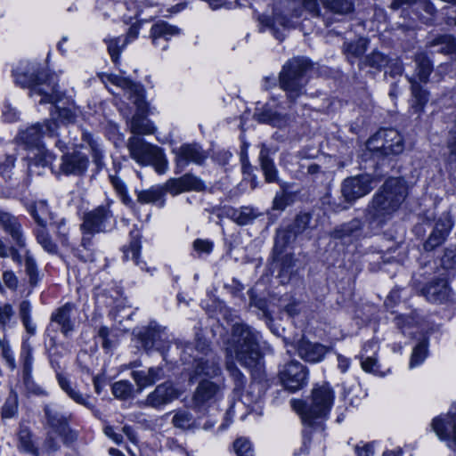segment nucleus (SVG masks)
<instances>
[{"instance_id": "f257e3e1", "label": "nucleus", "mask_w": 456, "mask_h": 456, "mask_svg": "<svg viewBox=\"0 0 456 456\" xmlns=\"http://www.w3.org/2000/svg\"><path fill=\"white\" fill-rule=\"evenodd\" d=\"M260 338L259 332L245 323H236L232 327V345L226 349V370L232 378L237 390L244 387L246 378L233 362L232 357L248 369L253 376L260 377L264 368L263 356L259 349Z\"/></svg>"}, {"instance_id": "f03ea898", "label": "nucleus", "mask_w": 456, "mask_h": 456, "mask_svg": "<svg viewBox=\"0 0 456 456\" xmlns=\"http://www.w3.org/2000/svg\"><path fill=\"white\" fill-rule=\"evenodd\" d=\"M408 195L406 182L398 177L387 179L373 195L366 208L370 222L382 225L390 220Z\"/></svg>"}, {"instance_id": "7ed1b4c3", "label": "nucleus", "mask_w": 456, "mask_h": 456, "mask_svg": "<svg viewBox=\"0 0 456 456\" xmlns=\"http://www.w3.org/2000/svg\"><path fill=\"white\" fill-rule=\"evenodd\" d=\"M101 78L104 83H110L125 90L126 93L128 94V97L133 101V103L137 107V113H135L130 120L131 133L136 135L153 134L155 130L154 126L142 116L146 103L140 86L133 83L130 79L118 75L103 74Z\"/></svg>"}, {"instance_id": "20e7f679", "label": "nucleus", "mask_w": 456, "mask_h": 456, "mask_svg": "<svg viewBox=\"0 0 456 456\" xmlns=\"http://www.w3.org/2000/svg\"><path fill=\"white\" fill-rule=\"evenodd\" d=\"M334 392L328 383L315 386L312 390L310 403L302 400H291L293 410L297 412L304 422L312 424V420L325 418L333 404Z\"/></svg>"}, {"instance_id": "39448f33", "label": "nucleus", "mask_w": 456, "mask_h": 456, "mask_svg": "<svg viewBox=\"0 0 456 456\" xmlns=\"http://www.w3.org/2000/svg\"><path fill=\"white\" fill-rule=\"evenodd\" d=\"M377 181L370 175L363 174L343 180L340 186L341 198H330L328 204L335 212L348 209L357 200L369 194Z\"/></svg>"}, {"instance_id": "423d86ee", "label": "nucleus", "mask_w": 456, "mask_h": 456, "mask_svg": "<svg viewBox=\"0 0 456 456\" xmlns=\"http://www.w3.org/2000/svg\"><path fill=\"white\" fill-rule=\"evenodd\" d=\"M112 200L97 206L83 214L80 231L82 232L81 245L88 248L95 234L107 232L113 225L114 215L111 210Z\"/></svg>"}, {"instance_id": "0eeeda50", "label": "nucleus", "mask_w": 456, "mask_h": 456, "mask_svg": "<svg viewBox=\"0 0 456 456\" xmlns=\"http://www.w3.org/2000/svg\"><path fill=\"white\" fill-rule=\"evenodd\" d=\"M206 341L199 340L196 346L186 344L181 354L183 363H195V375H204L214 378L221 373L219 358L213 353H208Z\"/></svg>"}, {"instance_id": "6e6552de", "label": "nucleus", "mask_w": 456, "mask_h": 456, "mask_svg": "<svg viewBox=\"0 0 456 456\" xmlns=\"http://www.w3.org/2000/svg\"><path fill=\"white\" fill-rule=\"evenodd\" d=\"M309 67V61L301 57L293 58L283 66L280 73V86L289 101L294 102L305 93V73Z\"/></svg>"}, {"instance_id": "1a4fd4ad", "label": "nucleus", "mask_w": 456, "mask_h": 456, "mask_svg": "<svg viewBox=\"0 0 456 456\" xmlns=\"http://www.w3.org/2000/svg\"><path fill=\"white\" fill-rule=\"evenodd\" d=\"M127 149L131 158L141 166H153L158 174H164L167 169V161L156 145L145 142L138 136H132L127 141Z\"/></svg>"}, {"instance_id": "9d476101", "label": "nucleus", "mask_w": 456, "mask_h": 456, "mask_svg": "<svg viewBox=\"0 0 456 456\" xmlns=\"http://www.w3.org/2000/svg\"><path fill=\"white\" fill-rule=\"evenodd\" d=\"M140 339L145 349L155 348L162 354L164 360H167L168 357L175 360V354L181 355L186 345L175 342V346H171L167 329L155 322H151L140 335Z\"/></svg>"}, {"instance_id": "9b49d317", "label": "nucleus", "mask_w": 456, "mask_h": 456, "mask_svg": "<svg viewBox=\"0 0 456 456\" xmlns=\"http://www.w3.org/2000/svg\"><path fill=\"white\" fill-rule=\"evenodd\" d=\"M367 148L384 156L397 155L403 151V136L393 128L380 129L367 141Z\"/></svg>"}, {"instance_id": "f8f14e48", "label": "nucleus", "mask_w": 456, "mask_h": 456, "mask_svg": "<svg viewBox=\"0 0 456 456\" xmlns=\"http://www.w3.org/2000/svg\"><path fill=\"white\" fill-rule=\"evenodd\" d=\"M59 122L49 119L43 124L37 123L19 133L18 139L29 147H38L45 136H58Z\"/></svg>"}, {"instance_id": "ddd939ff", "label": "nucleus", "mask_w": 456, "mask_h": 456, "mask_svg": "<svg viewBox=\"0 0 456 456\" xmlns=\"http://www.w3.org/2000/svg\"><path fill=\"white\" fill-rule=\"evenodd\" d=\"M281 382L287 390L295 392L306 384V368L297 361L284 364L279 371Z\"/></svg>"}, {"instance_id": "4468645a", "label": "nucleus", "mask_w": 456, "mask_h": 456, "mask_svg": "<svg viewBox=\"0 0 456 456\" xmlns=\"http://www.w3.org/2000/svg\"><path fill=\"white\" fill-rule=\"evenodd\" d=\"M432 428L441 440L447 443L448 447L456 450V403L451 406L445 419H433Z\"/></svg>"}, {"instance_id": "2eb2a0df", "label": "nucleus", "mask_w": 456, "mask_h": 456, "mask_svg": "<svg viewBox=\"0 0 456 456\" xmlns=\"http://www.w3.org/2000/svg\"><path fill=\"white\" fill-rule=\"evenodd\" d=\"M180 393L175 387L173 383L166 381L158 385L143 401L140 402V404L143 407L160 410L167 404H169L174 400L177 399Z\"/></svg>"}, {"instance_id": "dca6fc26", "label": "nucleus", "mask_w": 456, "mask_h": 456, "mask_svg": "<svg viewBox=\"0 0 456 456\" xmlns=\"http://www.w3.org/2000/svg\"><path fill=\"white\" fill-rule=\"evenodd\" d=\"M222 396L223 388L220 385L204 379L196 387L192 396V403L198 411H202L222 398Z\"/></svg>"}, {"instance_id": "f3484780", "label": "nucleus", "mask_w": 456, "mask_h": 456, "mask_svg": "<svg viewBox=\"0 0 456 456\" xmlns=\"http://www.w3.org/2000/svg\"><path fill=\"white\" fill-rule=\"evenodd\" d=\"M15 161L14 155H6L4 160L0 163V186L5 185L10 189L23 190L28 187L29 180L25 174L19 177L12 172Z\"/></svg>"}, {"instance_id": "a211bd4d", "label": "nucleus", "mask_w": 456, "mask_h": 456, "mask_svg": "<svg viewBox=\"0 0 456 456\" xmlns=\"http://www.w3.org/2000/svg\"><path fill=\"white\" fill-rule=\"evenodd\" d=\"M30 96L39 97L38 103H56L62 98V94L58 90V86L53 77L48 78L41 74V79L33 85Z\"/></svg>"}, {"instance_id": "6ab92c4d", "label": "nucleus", "mask_w": 456, "mask_h": 456, "mask_svg": "<svg viewBox=\"0 0 456 456\" xmlns=\"http://www.w3.org/2000/svg\"><path fill=\"white\" fill-rule=\"evenodd\" d=\"M23 251H20L14 247L9 248L12 260L19 265H24L25 273L28 277V282L32 287L37 286L39 281V274L36 260L29 249L22 248Z\"/></svg>"}, {"instance_id": "aec40b11", "label": "nucleus", "mask_w": 456, "mask_h": 456, "mask_svg": "<svg viewBox=\"0 0 456 456\" xmlns=\"http://www.w3.org/2000/svg\"><path fill=\"white\" fill-rule=\"evenodd\" d=\"M161 187L164 189V194L169 192L177 195L188 191H202L204 184L197 176L186 174L179 178H170Z\"/></svg>"}, {"instance_id": "412c9836", "label": "nucleus", "mask_w": 456, "mask_h": 456, "mask_svg": "<svg viewBox=\"0 0 456 456\" xmlns=\"http://www.w3.org/2000/svg\"><path fill=\"white\" fill-rule=\"evenodd\" d=\"M330 348L320 343H314L305 338H301L297 343L298 356L310 363L322 362L329 353Z\"/></svg>"}, {"instance_id": "4be33fe9", "label": "nucleus", "mask_w": 456, "mask_h": 456, "mask_svg": "<svg viewBox=\"0 0 456 456\" xmlns=\"http://www.w3.org/2000/svg\"><path fill=\"white\" fill-rule=\"evenodd\" d=\"M0 226L20 248L26 247V239L18 217L0 208Z\"/></svg>"}, {"instance_id": "5701e85b", "label": "nucleus", "mask_w": 456, "mask_h": 456, "mask_svg": "<svg viewBox=\"0 0 456 456\" xmlns=\"http://www.w3.org/2000/svg\"><path fill=\"white\" fill-rule=\"evenodd\" d=\"M88 166V159L80 152H72L61 157L60 169L66 175H81Z\"/></svg>"}, {"instance_id": "b1692460", "label": "nucleus", "mask_w": 456, "mask_h": 456, "mask_svg": "<svg viewBox=\"0 0 456 456\" xmlns=\"http://www.w3.org/2000/svg\"><path fill=\"white\" fill-rule=\"evenodd\" d=\"M450 289L444 279H437L422 289L423 296L432 303H442L449 297Z\"/></svg>"}, {"instance_id": "393cba45", "label": "nucleus", "mask_w": 456, "mask_h": 456, "mask_svg": "<svg viewBox=\"0 0 456 456\" xmlns=\"http://www.w3.org/2000/svg\"><path fill=\"white\" fill-rule=\"evenodd\" d=\"M206 159L205 153L197 144H185L179 148L177 151V164L185 166L189 162L201 164Z\"/></svg>"}, {"instance_id": "a878e982", "label": "nucleus", "mask_w": 456, "mask_h": 456, "mask_svg": "<svg viewBox=\"0 0 456 456\" xmlns=\"http://www.w3.org/2000/svg\"><path fill=\"white\" fill-rule=\"evenodd\" d=\"M451 228L452 224L449 219L437 221L433 232L424 244V248L429 251L440 246L444 241Z\"/></svg>"}, {"instance_id": "bb28decb", "label": "nucleus", "mask_w": 456, "mask_h": 456, "mask_svg": "<svg viewBox=\"0 0 456 456\" xmlns=\"http://www.w3.org/2000/svg\"><path fill=\"white\" fill-rule=\"evenodd\" d=\"M74 309V305L67 303L64 305L59 307L51 317L52 322L57 323L61 331L68 336L69 332L74 330V323L70 319V314Z\"/></svg>"}, {"instance_id": "cd10ccee", "label": "nucleus", "mask_w": 456, "mask_h": 456, "mask_svg": "<svg viewBox=\"0 0 456 456\" xmlns=\"http://www.w3.org/2000/svg\"><path fill=\"white\" fill-rule=\"evenodd\" d=\"M28 209L38 227H46L49 222L54 220V216L45 200L35 201Z\"/></svg>"}, {"instance_id": "c85d7f7f", "label": "nucleus", "mask_w": 456, "mask_h": 456, "mask_svg": "<svg viewBox=\"0 0 456 456\" xmlns=\"http://www.w3.org/2000/svg\"><path fill=\"white\" fill-rule=\"evenodd\" d=\"M132 377L139 389L142 390L161 379L164 377V372L161 367H151L147 371H133Z\"/></svg>"}, {"instance_id": "c756f323", "label": "nucleus", "mask_w": 456, "mask_h": 456, "mask_svg": "<svg viewBox=\"0 0 456 456\" xmlns=\"http://www.w3.org/2000/svg\"><path fill=\"white\" fill-rule=\"evenodd\" d=\"M254 118L259 123L270 124L277 127H284L289 123V118L286 115H281L273 110L268 105L258 110L254 114Z\"/></svg>"}, {"instance_id": "7c9ffc66", "label": "nucleus", "mask_w": 456, "mask_h": 456, "mask_svg": "<svg viewBox=\"0 0 456 456\" xmlns=\"http://www.w3.org/2000/svg\"><path fill=\"white\" fill-rule=\"evenodd\" d=\"M137 201L141 204H157L159 208L165 206L164 189L159 186H151L147 190L135 191Z\"/></svg>"}, {"instance_id": "2f4dec72", "label": "nucleus", "mask_w": 456, "mask_h": 456, "mask_svg": "<svg viewBox=\"0 0 456 456\" xmlns=\"http://www.w3.org/2000/svg\"><path fill=\"white\" fill-rule=\"evenodd\" d=\"M362 230V223L359 219H353L350 222L337 227L331 236L338 240H348L360 236Z\"/></svg>"}, {"instance_id": "473e14b6", "label": "nucleus", "mask_w": 456, "mask_h": 456, "mask_svg": "<svg viewBox=\"0 0 456 456\" xmlns=\"http://www.w3.org/2000/svg\"><path fill=\"white\" fill-rule=\"evenodd\" d=\"M45 413L49 427L56 433L63 432L69 426V416L64 415L52 406L45 408Z\"/></svg>"}, {"instance_id": "72a5a7b5", "label": "nucleus", "mask_w": 456, "mask_h": 456, "mask_svg": "<svg viewBox=\"0 0 456 456\" xmlns=\"http://www.w3.org/2000/svg\"><path fill=\"white\" fill-rule=\"evenodd\" d=\"M180 34V28L175 26L170 25L166 21H159L155 23L151 28V37L153 45H157L160 38L166 41L169 40L172 37Z\"/></svg>"}, {"instance_id": "f704fd0d", "label": "nucleus", "mask_w": 456, "mask_h": 456, "mask_svg": "<svg viewBox=\"0 0 456 456\" xmlns=\"http://www.w3.org/2000/svg\"><path fill=\"white\" fill-rule=\"evenodd\" d=\"M57 379H58V383H59L60 387H61V389L63 391H65L66 394L74 402H76L77 403H79L81 405H84L89 409H92L94 407L93 403H91V402L89 401V397L83 395L79 391L76 390V388H74L71 386L69 380L66 377H64L61 374H58Z\"/></svg>"}, {"instance_id": "c9c22d12", "label": "nucleus", "mask_w": 456, "mask_h": 456, "mask_svg": "<svg viewBox=\"0 0 456 456\" xmlns=\"http://www.w3.org/2000/svg\"><path fill=\"white\" fill-rule=\"evenodd\" d=\"M57 379H58V383H59L60 387H61V389L63 391H65L66 394L74 402H76L77 403H79L81 405H84L89 409H92L94 407L93 403H91V402L89 401V397L83 395L79 391L76 390V388H74L71 386L69 380L66 377H64L61 374H58Z\"/></svg>"}, {"instance_id": "e433bc0d", "label": "nucleus", "mask_w": 456, "mask_h": 456, "mask_svg": "<svg viewBox=\"0 0 456 456\" xmlns=\"http://www.w3.org/2000/svg\"><path fill=\"white\" fill-rule=\"evenodd\" d=\"M259 160L261 168L265 177V181L268 183H273L277 181V169L274 166L273 161L268 156V150L265 145L262 146L259 155Z\"/></svg>"}, {"instance_id": "4c0bfd02", "label": "nucleus", "mask_w": 456, "mask_h": 456, "mask_svg": "<svg viewBox=\"0 0 456 456\" xmlns=\"http://www.w3.org/2000/svg\"><path fill=\"white\" fill-rule=\"evenodd\" d=\"M35 236L37 243L45 251L52 255H56L58 253V246L53 241L46 227L37 228L35 230Z\"/></svg>"}, {"instance_id": "58836bf2", "label": "nucleus", "mask_w": 456, "mask_h": 456, "mask_svg": "<svg viewBox=\"0 0 456 456\" xmlns=\"http://www.w3.org/2000/svg\"><path fill=\"white\" fill-rule=\"evenodd\" d=\"M368 40L366 38H359L354 42L346 43L344 45V53L347 59L353 62L354 59L362 56L367 50Z\"/></svg>"}, {"instance_id": "ea45409f", "label": "nucleus", "mask_w": 456, "mask_h": 456, "mask_svg": "<svg viewBox=\"0 0 456 456\" xmlns=\"http://www.w3.org/2000/svg\"><path fill=\"white\" fill-rule=\"evenodd\" d=\"M323 6L331 12L338 15H346L354 12V4L353 0H327Z\"/></svg>"}, {"instance_id": "a19ab883", "label": "nucleus", "mask_w": 456, "mask_h": 456, "mask_svg": "<svg viewBox=\"0 0 456 456\" xmlns=\"http://www.w3.org/2000/svg\"><path fill=\"white\" fill-rule=\"evenodd\" d=\"M16 84L21 86L22 87H29L30 90L34 84H36L38 80L41 79V74L34 75L28 71H26L25 69L18 67L13 73Z\"/></svg>"}, {"instance_id": "79ce46f5", "label": "nucleus", "mask_w": 456, "mask_h": 456, "mask_svg": "<svg viewBox=\"0 0 456 456\" xmlns=\"http://www.w3.org/2000/svg\"><path fill=\"white\" fill-rule=\"evenodd\" d=\"M257 216L258 213L254 208L243 207L240 209L232 210L231 218L240 225H246L251 223Z\"/></svg>"}, {"instance_id": "37998d69", "label": "nucleus", "mask_w": 456, "mask_h": 456, "mask_svg": "<svg viewBox=\"0 0 456 456\" xmlns=\"http://www.w3.org/2000/svg\"><path fill=\"white\" fill-rule=\"evenodd\" d=\"M172 423L175 428L181 429L196 428V421L192 414L185 410L177 411L173 417Z\"/></svg>"}, {"instance_id": "c03bdc74", "label": "nucleus", "mask_w": 456, "mask_h": 456, "mask_svg": "<svg viewBox=\"0 0 456 456\" xmlns=\"http://www.w3.org/2000/svg\"><path fill=\"white\" fill-rule=\"evenodd\" d=\"M259 20L262 25L273 30L274 35L280 40H281V38L280 37L279 35H277L276 27L277 26H281L282 28L289 27V20L284 15H281V13H275L274 17L273 19H270L269 17H266V16H262V17H260Z\"/></svg>"}, {"instance_id": "a18cd8bd", "label": "nucleus", "mask_w": 456, "mask_h": 456, "mask_svg": "<svg viewBox=\"0 0 456 456\" xmlns=\"http://www.w3.org/2000/svg\"><path fill=\"white\" fill-rule=\"evenodd\" d=\"M14 316L13 306L9 303L0 302V329L3 331L15 323Z\"/></svg>"}, {"instance_id": "49530a36", "label": "nucleus", "mask_w": 456, "mask_h": 456, "mask_svg": "<svg viewBox=\"0 0 456 456\" xmlns=\"http://www.w3.org/2000/svg\"><path fill=\"white\" fill-rule=\"evenodd\" d=\"M415 61L417 63V76L419 81L427 83L432 72L431 61L424 54H418Z\"/></svg>"}, {"instance_id": "de8ad7c7", "label": "nucleus", "mask_w": 456, "mask_h": 456, "mask_svg": "<svg viewBox=\"0 0 456 456\" xmlns=\"http://www.w3.org/2000/svg\"><path fill=\"white\" fill-rule=\"evenodd\" d=\"M18 412V396L15 393H11L5 399L1 409V418L3 419L15 417Z\"/></svg>"}, {"instance_id": "09e8293b", "label": "nucleus", "mask_w": 456, "mask_h": 456, "mask_svg": "<svg viewBox=\"0 0 456 456\" xmlns=\"http://www.w3.org/2000/svg\"><path fill=\"white\" fill-rule=\"evenodd\" d=\"M134 392V386L127 380H119L112 385V394L116 398L127 399Z\"/></svg>"}, {"instance_id": "8fccbe9b", "label": "nucleus", "mask_w": 456, "mask_h": 456, "mask_svg": "<svg viewBox=\"0 0 456 456\" xmlns=\"http://www.w3.org/2000/svg\"><path fill=\"white\" fill-rule=\"evenodd\" d=\"M428 353V341L422 339L414 348L411 354L410 367L414 368L423 362Z\"/></svg>"}, {"instance_id": "3c124183", "label": "nucleus", "mask_w": 456, "mask_h": 456, "mask_svg": "<svg viewBox=\"0 0 456 456\" xmlns=\"http://www.w3.org/2000/svg\"><path fill=\"white\" fill-rule=\"evenodd\" d=\"M83 137L88 142L94 162L97 165V167H102L103 152L101 145L95 140H94L89 134L84 133Z\"/></svg>"}, {"instance_id": "603ef678", "label": "nucleus", "mask_w": 456, "mask_h": 456, "mask_svg": "<svg viewBox=\"0 0 456 456\" xmlns=\"http://www.w3.org/2000/svg\"><path fill=\"white\" fill-rule=\"evenodd\" d=\"M141 250V244L138 240H133L127 248H124V257L126 259H133L136 265H139L141 269H144L145 263L140 261L139 254Z\"/></svg>"}, {"instance_id": "864d4df0", "label": "nucleus", "mask_w": 456, "mask_h": 456, "mask_svg": "<svg viewBox=\"0 0 456 456\" xmlns=\"http://www.w3.org/2000/svg\"><path fill=\"white\" fill-rule=\"evenodd\" d=\"M410 82L411 84V93L416 101V105H413V108L416 111H419L428 102V93L415 80L411 78Z\"/></svg>"}, {"instance_id": "5fc2aeb1", "label": "nucleus", "mask_w": 456, "mask_h": 456, "mask_svg": "<svg viewBox=\"0 0 456 456\" xmlns=\"http://www.w3.org/2000/svg\"><path fill=\"white\" fill-rule=\"evenodd\" d=\"M20 359L22 362V372L26 371L27 375L28 372H32L33 365V354L31 346L24 341L21 346Z\"/></svg>"}, {"instance_id": "6e6d98bb", "label": "nucleus", "mask_w": 456, "mask_h": 456, "mask_svg": "<svg viewBox=\"0 0 456 456\" xmlns=\"http://www.w3.org/2000/svg\"><path fill=\"white\" fill-rule=\"evenodd\" d=\"M439 45H444L445 46L442 48L441 52L443 53H452L456 48V43L454 38L449 35L438 36L434 38L430 43V46H436Z\"/></svg>"}, {"instance_id": "4d7b16f0", "label": "nucleus", "mask_w": 456, "mask_h": 456, "mask_svg": "<svg viewBox=\"0 0 456 456\" xmlns=\"http://www.w3.org/2000/svg\"><path fill=\"white\" fill-rule=\"evenodd\" d=\"M19 447L27 452H32L34 451V445L31 440L30 431L25 428L20 427L18 433Z\"/></svg>"}, {"instance_id": "13d9d810", "label": "nucleus", "mask_w": 456, "mask_h": 456, "mask_svg": "<svg viewBox=\"0 0 456 456\" xmlns=\"http://www.w3.org/2000/svg\"><path fill=\"white\" fill-rule=\"evenodd\" d=\"M365 61L370 67L380 69L388 64L389 59L387 55L378 51H373L366 57Z\"/></svg>"}, {"instance_id": "bf43d9fd", "label": "nucleus", "mask_w": 456, "mask_h": 456, "mask_svg": "<svg viewBox=\"0 0 456 456\" xmlns=\"http://www.w3.org/2000/svg\"><path fill=\"white\" fill-rule=\"evenodd\" d=\"M126 44V39H121L120 37L110 39L107 41L108 51L112 61L117 63L121 49Z\"/></svg>"}, {"instance_id": "052dcab7", "label": "nucleus", "mask_w": 456, "mask_h": 456, "mask_svg": "<svg viewBox=\"0 0 456 456\" xmlns=\"http://www.w3.org/2000/svg\"><path fill=\"white\" fill-rule=\"evenodd\" d=\"M233 449L237 456H254L252 445L246 438H238L233 443Z\"/></svg>"}, {"instance_id": "680f3d73", "label": "nucleus", "mask_w": 456, "mask_h": 456, "mask_svg": "<svg viewBox=\"0 0 456 456\" xmlns=\"http://www.w3.org/2000/svg\"><path fill=\"white\" fill-rule=\"evenodd\" d=\"M53 224L56 226V235L60 241L62 245L67 246L69 244V228L66 220L62 218L60 221H53Z\"/></svg>"}, {"instance_id": "e2e57ef3", "label": "nucleus", "mask_w": 456, "mask_h": 456, "mask_svg": "<svg viewBox=\"0 0 456 456\" xmlns=\"http://www.w3.org/2000/svg\"><path fill=\"white\" fill-rule=\"evenodd\" d=\"M2 116L6 122H15L19 119L20 113L9 102H4Z\"/></svg>"}, {"instance_id": "0e129e2a", "label": "nucleus", "mask_w": 456, "mask_h": 456, "mask_svg": "<svg viewBox=\"0 0 456 456\" xmlns=\"http://www.w3.org/2000/svg\"><path fill=\"white\" fill-rule=\"evenodd\" d=\"M361 366L362 369L370 373L378 374L379 373V365L378 361L373 356H366L362 355L361 357Z\"/></svg>"}, {"instance_id": "69168bd1", "label": "nucleus", "mask_w": 456, "mask_h": 456, "mask_svg": "<svg viewBox=\"0 0 456 456\" xmlns=\"http://www.w3.org/2000/svg\"><path fill=\"white\" fill-rule=\"evenodd\" d=\"M1 355L5 361L6 365L12 370H15L17 365L14 358L13 352L11 348L9 342L3 346L1 350Z\"/></svg>"}, {"instance_id": "338daca9", "label": "nucleus", "mask_w": 456, "mask_h": 456, "mask_svg": "<svg viewBox=\"0 0 456 456\" xmlns=\"http://www.w3.org/2000/svg\"><path fill=\"white\" fill-rule=\"evenodd\" d=\"M4 284L6 288L11 290H16L18 288L19 281L16 274L11 271L7 270L3 273L2 275Z\"/></svg>"}, {"instance_id": "774afa93", "label": "nucleus", "mask_w": 456, "mask_h": 456, "mask_svg": "<svg viewBox=\"0 0 456 456\" xmlns=\"http://www.w3.org/2000/svg\"><path fill=\"white\" fill-rule=\"evenodd\" d=\"M357 456H372L374 454V444L361 442L354 448Z\"/></svg>"}]
</instances>
